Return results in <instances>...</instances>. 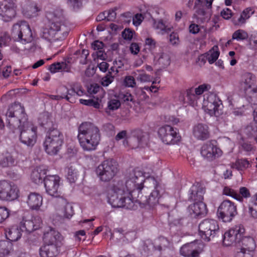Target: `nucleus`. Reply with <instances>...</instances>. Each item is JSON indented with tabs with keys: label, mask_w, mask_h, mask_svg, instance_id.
<instances>
[{
	"label": "nucleus",
	"mask_w": 257,
	"mask_h": 257,
	"mask_svg": "<svg viewBox=\"0 0 257 257\" xmlns=\"http://www.w3.org/2000/svg\"><path fill=\"white\" fill-rule=\"evenodd\" d=\"M7 126L12 131L19 128L22 143L32 147L37 141V127L28 121L25 108L21 103L15 102L8 108L6 113Z\"/></svg>",
	"instance_id": "f257e3e1"
},
{
	"label": "nucleus",
	"mask_w": 257,
	"mask_h": 257,
	"mask_svg": "<svg viewBox=\"0 0 257 257\" xmlns=\"http://www.w3.org/2000/svg\"><path fill=\"white\" fill-rule=\"evenodd\" d=\"M245 229L241 225H236L226 232L223 236V243L229 246L236 243L239 246L235 257H252L256 244L254 239L250 236H243Z\"/></svg>",
	"instance_id": "f03ea898"
},
{
	"label": "nucleus",
	"mask_w": 257,
	"mask_h": 257,
	"mask_svg": "<svg viewBox=\"0 0 257 257\" xmlns=\"http://www.w3.org/2000/svg\"><path fill=\"white\" fill-rule=\"evenodd\" d=\"M77 138L83 151L90 152L96 150L100 141V134L96 126L85 122L78 127Z\"/></svg>",
	"instance_id": "7ed1b4c3"
},
{
	"label": "nucleus",
	"mask_w": 257,
	"mask_h": 257,
	"mask_svg": "<svg viewBox=\"0 0 257 257\" xmlns=\"http://www.w3.org/2000/svg\"><path fill=\"white\" fill-rule=\"evenodd\" d=\"M145 181L143 173L136 168L126 176L125 182L118 181L116 185L133 198L134 201L142 194Z\"/></svg>",
	"instance_id": "20e7f679"
},
{
	"label": "nucleus",
	"mask_w": 257,
	"mask_h": 257,
	"mask_svg": "<svg viewBox=\"0 0 257 257\" xmlns=\"http://www.w3.org/2000/svg\"><path fill=\"white\" fill-rule=\"evenodd\" d=\"M61 17H54L50 22L48 28L43 31V37L49 41L63 40L66 38L69 32V28L64 24H61Z\"/></svg>",
	"instance_id": "39448f33"
},
{
	"label": "nucleus",
	"mask_w": 257,
	"mask_h": 257,
	"mask_svg": "<svg viewBox=\"0 0 257 257\" xmlns=\"http://www.w3.org/2000/svg\"><path fill=\"white\" fill-rule=\"evenodd\" d=\"M108 203L114 208L135 209V201L117 185H115L112 194L108 197Z\"/></svg>",
	"instance_id": "423d86ee"
},
{
	"label": "nucleus",
	"mask_w": 257,
	"mask_h": 257,
	"mask_svg": "<svg viewBox=\"0 0 257 257\" xmlns=\"http://www.w3.org/2000/svg\"><path fill=\"white\" fill-rule=\"evenodd\" d=\"M63 140L62 133L57 128L48 131L43 144L46 153L50 155H56L63 143Z\"/></svg>",
	"instance_id": "0eeeda50"
},
{
	"label": "nucleus",
	"mask_w": 257,
	"mask_h": 257,
	"mask_svg": "<svg viewBox=\"0 0 257 257\" xmlns=\"http://www.w3.org/2000/svg\"><path fill=\"white\" fill-rule=\"evenodd\" d=\"M146 181L153 185L154 190L151 193L148 198H147V196H144L143 194L139 196V197L135 201V209L137 207V204L143 205L144 206L148 205L150 208H153L159 203V199L160 197V192L161 190L160 183L157 181L154 177H149L147 179ZM142 193H143V192Z\"/></svg>",
	"instance_id": "6e6552de"
},
{
	"label": "nucleus",
	"mask_w": 257,
	"mask_h": 257,
	"mask_svg": "<svg viewBox=\"0 0 257 257\" xmlns=\"http://www.w3.org/2000/svg\"><path fill=\"white\" fill-rule=\"evenodd\" d=\"M117 165L113 160H105L96 168V174L101 181H109L116 175L117 172Z\"/></svg>",
	"instance_id": "1a4fd4ad"
},
{
	"label": "nucleus",
	"mask_w": 257,
	"mask_h": 257,
	"mask_svg": "<svg viewBox=\"0 0 257 257\" xmlns=\"http://www.w3.org/2000/svg\"><path fill=\"white\" fill-rule=\"evenodd\" d=\"M237 214L236 206L229 200H224L218 208L217 214L223 222H230Z\"/></svg>",
	"instance_id": "9d476101"
},
{
	"label": "nucleus",
	"mask_w": 257,
	"mask_h": 257,
	"mask_svg": "<svg viewBox=\"0 0 257 257\" xmlns=\"http://www.w3.org/2000/svg\"><path fill=\"white\" fill-rule=\"evenodd\" d=\"M219 227L217 221L214 219H205L199 225V231L202 238L209 241L219 232Z\"/></svg>",
	"instance_id": "9b49d317"
},
{
	"label": "nucleus",
	"mask_w": 257,
	"mask_h": 257,
	"mask_svg": "<svg viewBox=\"0 0 257 257\" xmlns=\"http://www.w3.org/2000/svg\"><path fill=\"white\" fill-rule=\"evenodd\" d=\"M126 138V144L132 148H143L147 146L149 135L148 133L141 130H135L132 131L130 136Z\"/></svg>",
	"instance_id": "f8f14e48"
},
{
	"label": "nucleus",
	"mask_w": 257,
	"mask_h": 257,
	"mask_svg": "<svg viewBox=\"0 0 257 257\" xmlns=\"http://www.w3.org/2000/svg\"><path fill=\"white\" fill-rule=\"evenodd\" d=\"M205 111L210 116L218 117L223 113L221 100L213 93L210 94L204 102Z\"/></svg>",
	"instance_id": "ddd939ff"
},
{
	"label": "nucleus",
	"mask_w": 257,
	"mask_h": 257,
	"mask_svg": "<svg viewBox=\"0 0 257 257\" xmlns=\"http://www.w3.org/2000/svg\"><path fill=\"white\" fill-rule=\"evenodd\" d=\"M70 86V88L68 89L65 86H62L58 89L57 93L61 99H65L71 103H73L74 100L72 97L75 95H83L84 94V91L81 85L78 83H72Z\"/></svg>",
	"instance_id": "4468645a"
},
{
	"label": "nucleus",
	"mask_w": 257,
	"mask_h": 257,
	"mask_svg": "<svg viewBox=\"0 0 257 257\" xmlns=\"http://www.w3.org/2000/svg\"><path fill=\"white\" fill-rule=\"evenodd\" d=\"M12 35L18 40L25 43L31 42L33 40L30 27L26 22H23L20 25L16 24L14 25Z\"/></svg>",
	"instance_id": "2eb2a0df"
},
{
	"label": "nucleus",
	"mask_w": 257,
	"mask_h": 257,
	"mask_svg": "<svg viewBox=\"0 0 257 257\" xmlns=\"http://www.w3.org/2000/svg\"><path fill=\"white\" fill-rule=\"evenodd\" d=\"M60 178L58 175H48L44 179V186L48 194L59 198L61 196L60 186Z\"/></svg>",
	"instance_id": "dca6fc26"
},
{
	"label": "nucleus",
	"mask_w": 257,
	"mask_h": 257,
	"mask_svg": "<svg viewBox=\"0 0 257 257\" xmlns=\"http://www.w3.org/2000/svg\"><path fill=\"white\" fill-rule=\"evenodd\" d=\"M158 135L162 142L167 145L174 144L180 139L178 133L169 125H165L160 127Z\"/></svg>",
	"instance_id": "f3484780"
},
{
	"label": "nucleus",
	"mask_w": 257,
	"mask_h": 257,
	"mask_svg": "<svg viewBox=\"0 0 257 257\" xmlns=\"http://www.w3.org/2000/svg\"><path fill=\"white\" fill-rule=\"evenodd\" d=\"M18 189L14 184L6 181H0V199L12 201L18 197Z\"/></svg>",
	"instance_id": "a211bd4d"
},
{
	"label": "nucleus",
	"mask_w": 257,
	"mask_h": 257,
	"mask_svg": "<svg viewBox=\"0 0 257 257\" xmlns=\"http://www.w3.org/2000/svg\"><path fill=\"white\" fill-rule=\"evenodd\" d=\"M203 250V244L195 241L183 245L180 249V253L184 257H199Z\"/></svg>",
	"instance_id": "6ab92c4d"
},
{
	"label": "nucleus",
	"mask_w": 257,
	"mask_h": 257,
	"mask_svg": "<svg viewBox=\"0 0 257 257\" xmlns=\"http://www.w3.org/2000/svg\"><path fill=\"white\" fill-rule=\"evenodd\" d=\"M15 4L12 0H4L0 5V17L8 22L16 15Z\"/></svg>",
	"instance_id": "aec40b11"
},
{
	"label": "nucleus",
	"mask_w": 257,
	"mask_h": 257,
	"mask_svg": "<svg viewBox=\"0 0 257 257\" xmlns=\"http://www.w3.org/2000/svg\"><path fill=\"white\" fill-rule=\"evenodd\" d=\"M201 154L203 158L209 161H212L220 156L222 151L211 142H208L202 146Z\"/></svg>",
	"instance_id": "412c9836"
},
{
	"label": "nucleus",
	"mask_w": 257,
	"mask_h": 257,
	"mask_svg": "<svg viewBox=\"0 0 257 257\" xmlns=\"http://www.w3.org/2000/svg\"><path fill=\"white\" fill-rule=\"evenodd\" d=\"M63 239L62 235L54 229H50L49 231L44 233L43 236L44 243L55 245L57 247H59L62 244Z\"/></svg>",
	"instance_id": "4be33fe9"
},
{
	"label": "nucleus",
	"mask_w": 257,
	"mask_h": 257,
	"mask_svg": "<svg viewBox=\"0 0 257 257\" xmlns=\"http://www.w3.org/2000/svg\"><path fill=\"white\" fill-rule=\"evenodd\" d=\"M205 192V189L199 184L192 185L189 191L188 200L193 202L202 201Z\"/></svg>",
	"instance_id": "5701e85b"
},
{
	"label": "nucleus",
	"mask_w": 257,
	"mask_h": 257,
	"mask_svg": "<svg viewBox=\"0 0 257 257\" xmlns=\"http://www.w3.org/2000/svg\"><path fill=\"white\" fill-rule=\"evenodd\" d=\"M193 135L197 140H206L210 137L209 127L205 124L198 123L194 126Z\"/></svg>",
	"instance_id": "b1692460"
},
{
	"label": "nucleus",
	"mask_w": 257,
	"mask_h": 257,
	"mask_svg": "<svg viewBox=\"0 0 257 257\" xmlns=\"http://www.w3.org/2000/svg\"><path fill=\"white\" fill-rule=\"evenodd\" d=\"M190 213L195 216H201L207 213L206 204L202 201L194 202L189 207Z\"/></svg>",
	"instance_id": "393cba45"
},
{
	"label": "nucleus",
	"mask_w": 257,
	"mask_h": 257,
	"mask_svg": "<svg viewBox=\"0 0 257 257\" xmlns=\"http://www.w3.org/2000/svg\"><path fill=\"white\" fill-rule=\"evenodd\" d=\"M58 247L44 243L39 249L41 257H56L58 254Z\"/></svg>",
	"instance_id": "a878e982"
},
{
	"label": "nucleus",
	"mask_w": 257,
	"mask_h": 257,
	"mask_svg": "<svg viewBox=\"0 0 257 257\" xmlns=\"http://www.w3.org/2000/svg\"><path fill=\"white\" fill-rule=\"evenodd\" d=\"M254 13L251 8L244 9L239 16H234L232 22L235 25L241 26L245 24L246 20L248 19Z\"/></svg>",
	"instance_id": "bb28decb"
},
{
	"label": "nucleus",
	"mask_w": 257,
	"mask_h": 257,
	"mask_svg": "<svg viewBox=\"0 0 257 257\" xmlns=\"http://www.w3.org/2000/svg\"><path fill=\"white\" fill-rule=\"evenodd\" d=\"M56 202L63 206L61 209V215L62 216L69 218L73 215L74 213L73 207L70 204L67 202L66 199L64 197H61L57 199Z\"/></svg>",
	"instance_id": "cd10ccee"
},
{
	"label": "nucleus",
	"mask_w": 257,
	"mask_h": 257,
	"mask_svg": "<svg viewBox=\"0 0 257 257\" xmlns=\"http://www.w3.org/2000/svg\"><path fill=\"white\" fill-rule=\"evenodd\" d=\"M27 202L32 209H38L42 204V197L38 193H31Z\"/></svg>",
	"instance_id": "c85d7f7f"
},
{
	"label": "nucleus",
	"mask_w": 257,
	"mask_h": 257,
	"mask_svg": "<svg viewBox=\"0 0 257 257\" xmlns=\"http://www.w3.org/2000/svg\"><path fill=\"white\" fill-rule=\"evenodd\" d=\"M22 232L20 226H13L6 230L5 234L8 240L16 241L21 238Z\"/></svg>",
	"instance_id": "c756f323"
},
{
	"label": "nucleus",
	"mask_w": 257,
	"mask_h": 257,
	"mask_svg": "<svg viewBox=\"0 0 257 257\" xmlns=\"http://www.w3.org/2000/svg\"><path fill=\"white\" fill-rule=\"evenodd\" d=\"M46 174V170L43 167H37L33 170L31 173V180L36 184L42 183L44 181Z\"/></svg>",
	"instance_id": "7c9ffc66"
},
{
	"label": "nucleus",
	"mask_w": 257,
	"mask_h": 257,
	"mask_svg": "<svg viewBox=\"0 0 257 257\" xmlns=\"http://www.w3.org/2000/svg\"><path fill=\"white\" fill-rule=\"evenodd\" d=\"M41 125L48 129V131L57 128L56 124L54 122V118L48 113H43L40 117Z\"/></svg>",
	"instance_id": "2f4dec72"
},
{
	"label": "nucleus",
	"mask_w": 257,
	"mask_h": 257,
	"mask_svg": "<svg viewBox=\"0 0 257 257\" xmlns=\"http://www.w3.org/2000/svg\"><path fill=\"white\" fill-rule=\"evenodd\" d=\"M16 154L7 153L0 160V165L3 167L14 166L17 164Z\"/></svg>",
	"instance_id": "473e14b6"
},
{
	"label": "nucleus",
	"mask_w": 257,
	"mask_h": 257,
	"mask_svg": "<svg viewBox=\"0 0 257 257\" xmlns=\"http://www.w3.org/2000/svg\"><path fill=\"white\" fill-rule=\"evenodd\" d=\"M71 65L69 61L62 62L61 63H54L50 66L49 70L51 73H54L57 71L61 70L65 72H69Z\"/></svg>",
	"instance_id": "72a5a7b5"
},
{
	"label": "nucleus",
	"mask_w": 257,
	"mask_h": 257,
	"mask_svg": "<svg viewBox=\"0 0 257 257\" xmlns=\"http://www.w3.org/2000/svg\"><path fill=\"white\" fill-rule=\"evenodd\" d=\"M241 81L244 90H247L254 84L255 77L252 73L246 72L242 74Z\"/></svg>",
	"instance_id": "f704fd0d"
},
{
	"label": "nucleus",
	"mask_w": 257,
	"mask_h": 257,
	"mask_svg": "<svg viewBox=\"0 0 257 257\" xmlns=\"http://www.w3.org/2000/svg\"><path fill=\"white\" fill-rule=\"evenodd\" d=\"M153 27L155 29L159 30L160 33L162 35L169 33L173 29L172 26L166 25L162 20H154Z\"/></svg>",
	"instance_id": "c9c22d12"
},
{
	"label": "nucleus",
	"mask_w": 257,
	"mask_h": 257,
	"mask_svg": "<svg viewBox=\"0 0 257 257\" xmlns=\"http://www.w3.org/2000/svg\"><path fill=\"white\" fill-rule=\"evenodd\" d=\"M194 9H195V13L193 15V18L197 19V23H203L205 21L204 16H205L206 12L204 11L203 7L199 5L197 2L195 3Z\"/></svg>",
	"instance_id": "e433bc0d"
},
{
	"label": "nucleus",
	"mask_w": 257,
	"mask_h": 257,
	"mask_svg": "<svg viewBox=\"0 0 257 257\" xmlns=\"http://www.w3.org/2000/svg\"><path fill=\"white\" fill-rule=\"evenodd\" d=\"M13 250L12 243L8 240L0 241V257L9 255Z\"/></svg>",
	"instance_id": "4c0bfd02"
},
{
	"label": "nucleus",
	"mask_w": 257,
	"mask_h": 257,
	"mask_svg": "<svg viewBox=\"0 0 257 257\" xmlns=\"http://www.w3.org/2000/svg\"><path fill=\"white\" fill-rule=\"evenodd\" d=\"M20 227L22 232H31L38 228V226L34 224L32 220H24V219L20 222Z\"/></svg>",
	"instance_id": "58836bf2"
},
{
	"label": "nucleus",
	"mask_w": 257,
	"mask_h": 257,
	"mask_svg": "<svg viewBox=\"0 0 257 257\" xmlns=\"http://www.w3.org/2000/svg\"><path fill=\"white\" fill-rule=\"evenodd\" d=\"M159 244L155 245V248L160 251L165 250L171 246L170 241L166 237L160 236L158 238Z\"/></svg>",
	"instance_id": "ea45409f"
},
{
	"label": "nucleus",
	"mask_w": 257,
	"mask_h": 257,
	"mask_svg": "<svg viewBox=\"0 0 257 257\" xmlns=\"http://www.w3.org/2000/svg\"><path fill=\"white\" fill-rule=\"evenodd\" d=\"M159 56L158 58V63L161 65L162 67H166L170 64V58L169 56L164 53L159 54Z\"/></svg>",
	"instance_id": "a19ab883"
},
{
	"label": "nucleus",
	"mask_w": 257,
	"mask_h": 257,
	"mask_svg": "<svg viewBox=\"0 0 257 257\" xmlns=\"http://www.w3.org/2000/svg\"><path fill=\"white\" fill-rule=\"evenodd\" d=\"M67 173V179L70 183L75 182L77 179V172L72 166L67 167L65 168Z\"/></svg>",
	"instance_id": "79ce46f5"
},
{
	"label": "nucleus",
	"mask_w": 257,
	"mask_h": 257,
	"mask_svg": "<svg viewBox=\"0 0 257 257\" xmlns=\"http://www.w3.org/2000/svg\"><path fill=\"white\" fill-rule=\"evenodd\" d=\"M223 194L226 196H230L236 199L237 200H241V198L240 197V195L238 194V193L236 191L228 186H225L224 187L223 190Z\"/></svg>",
	"instance_id": "37998d69"
},
{
	"label": "nucleus",
	"mask_w": 257,
	"mask_h": 257,
	"mask_svg": "<svg viewBox=\"0 0 257 257\" xmlns=\"http://www.w3.org/2000/svg\"><path fill=\"white\" fill-rule=\"evenodd\" d=\"M217 49V46H214L213 48V51H210L208 54L207 59L210 64H212L216 61L219 55V52L218 50H214V49Z\"/></svg>",
	"instance_id": "c03bdc74"
},
{
	"label": "nucleus",
	"mask_w": 257,
	"mask_h": 257,
	"mask_svg": "<svg viewBox=\"0 0 257 257\" xmlns=\"http://www.w3.org/2000/svg\"><path fill=\"white\" fill-rule=\"evenodd\" d=\"M248 37L247 34L242 30H238L235 31L232 34V39H235L238 41L243 40Z\"/></svg>",
	"instance_id": "a18cd8bd"
},
{
	"label": "nucleus",
	"mask_w": 257,
	"mask_h": 257,
	"mask_svg": "<svg viewBox=\"0 0 257 257\" xmlns=\"http://www.w3.org/2000/svg\"><path fill=\"white\" fill-rule=\"evenodd\" d=\"M249 211L252 217L257 218V194L253 198L252 204L249 205Z\"/></svg>",
	"instance_id": "49530a36"
},
{
	"label": "nucleus",
	"mask_w": 257,
	"mask_h": 257,
	"mask_svg": "<svg viewBox=\"0 0 257 257\" xmlns=\"http://www.w3.org/2000/svg\"><path fill=\"white\" fill-rule=\"evenodd\" d=\"M79 101L81 104L87 106H93L95 108H98L100 106L99 102L97 101H95L93 99H80Z\"/></svg>",
	"instance_id": "de8ad7c7"
},
{
	"label": "nucleus",
	"mask_w": 257,
	"mask_h": 257,
	"mask_svg": "<svg viewBox=\"0 0 257 257\" xmlns=\"http://www.w3.org/2000/svg\"><path fill=\"white\" fill-rule=\"evenodd\" d=\"M211 88V86L207 84H203L194 89V92L198 96L202 94L204 91H207Z\"/></svg>",
	"instance_id": "09e8293b"
},
{
	"label": "nucleus",
	"mask_w": 257,
	"mask_h": 257,
	"mask_svg": "<svg viewBox=\"0 0 257 257\" xmlns=\"http://www.w3.org/2000/svg\"><path fill=\"white\" fill-rule=\"evenodd\" d=\"M186 97L190 101V104H194L198 99V96L194 92V89L191 88L187 91Z\"/></svg>",
	"instance_id": "8fccbe9b"
},
{
	"label": "nucleus",
	"mask_w": 257,
	"mask_h": 257,
	"mask_svg": "<svg viewBox=\"0 0 257 257\" xmlns=\"http://www.w3.org/2000/svg\"><path fill=\"white\" fill-rule=\"evenodd\" d=\"M235 165L238 170H242L248 168L249 163L246 159H238L236 161Z\"/></svg>",
	"instance_id": "3c124183"
},
{
	"label": "nucleus",
	"mask_w": 257,
	"mask_h": 257,
	"mask_svg": "<svg viewBox=\"0 0 257 257\" xmlns=\"http://www.w3.org/2000/svg\"><path fill=\"white\" fill-rule=\"evenodd\" d=\"M119 98L123 101L127 102L128 101L135 102V100L132 94L129 92H121L119 94Z\"/></svg>",
	"instance_id": "603ef678"
},
{
	"label": "nucleus",
	"mask_w": 257,
	"mask_h": 257,
	"mask_svg": "<svg viewBox=\"0 0 257 257\" xmlns=\"http://www.w3.org/2000/svg\"><path fill=\"white\" fill-rule=\"evenodd\" d=\"M10 215L9 210L5 207H0V223L4 222Z\"/></svg>",
	"instance_id": "864d4df0"
},
{
	"label": "nucleus",
	"mask_w": 257,
	"mask_h": 257,
	"mask_svg": "<svg viewBox=\"0 0 257 257\" xmlns=\"http://www.w3.org/2000/svg\"><path fill=\"white\" fill-rule=\"evenodd\" d=\"M114 77L111 75V72H108L101 79V84L103 86H107L113 80Z\"/></svg>",
	"instance_id": "5fc2aeb1"
},
{
	"label": "nucleus",
	"mask_w": 257,
	"mask_h": 257,
	"mask_svg": "<svg viewBox=\"0 0 257 257\" xmlns=\"http://www.w3.org/2000/svg\"><path fill=\"white\" fill-rule=\"evenodd\" d=\"M238 194L241 198V200H239L240 202L243 201V198H247L250 196V193L249 190L245 187H241L239 190Z\"/></svg>",
	"instance_id": "6e6d98bb"
},
{
	"label": "nucleus",
	"mask_w": 257,
	"mask_h": 257,
	"mask_svg": "<svg viewBox=\"0 0 257 257\" xmlns=\"http://www.w3.org/2000/svg\"><path fill=\"white\" fill-rule=\"evenodd\" d=\"M120 105V103L118 100L113 99L108 101L107 108L109 110H114L118 109Z\"/></svg>",
	"instance_id": "4d7b16f0"
},
{
	"label": "nucleus",
	"mask_w": 257,
	"mask_h": 257,
	"mask_svg": "<svg viewBox=\"0 0 257 257\" xmlns=\"http://www.w3.org/2000/svg\"><path fill=\"white\" fill-rule=\"evenodd\" d=\"M117 9L115 8L113 9L105 11L107 21H113L115 19L116 16L115 11Z\"/></svg>",
	"instance_id": "13d9d810"
},
{
	"label": "nucleus",
	"mask_w": 257,
	"mask_h": 257,
	"mask_svg": "<svg viewBox=\"0 0 257 257\" xmlns=\"http://www.w3.org/2000/svg\"><path fill=\"white\" fill-rule=\"evenodd\" d=\"M145 44L150 51H152L156 47L157 43L152 37H148L145 40Z\"/></svg>",
	"instance_id": "bf43d9fd"
},
{
	"label": "nucleus",
	"mask_w": 257,
	"mask_h": 257,
	"mask_svg": "<svg viewBox=\"0 0 257 257\" xmlns=\"http://www.w3.org/2000/svg\"><path fill=\"white\" fill-rule=\"evenodd\" d=\"M124 84L126 86L134 87L136 83L135 78L132 76H126L124 79Z\"/></svg>",
	"instance_id": "052dcab7"
},
{
	"label": "nucleus",
	"mask_w": 257,
	"mask_h": 257,
	"mask_svg": "<svg viewBox=\"0 0 257 257\" xmlns=\"http://www.w3.org/2000/svg\"><path fill=\"white\" fill-rule=\"evenodd\" d=\"M101 89V88L98 84L94 83L90 85L88 87V92L90 94H94L97 93Z\"/></svg>",
	"instance_id": "680f3d73"
},
{
	"label": "nucleus",
	"mask_w": 257,
	"mask_h": 257,
	"mask_svg": "<svg viewBox=\"0 0 257 257\" xmlns=\"http://www.w3.org/2000/svg\"><path fill=\"white\" fill-rule=\"evenodd\" d=\"M144 17L141 14H137L133 18V23L135 26H138L142 22Z\"/></svg>",
	"instance_id": "e2e57ef3"
},
{
	"label": "nucleus",
	"mask_w": 257,
	"mask_h": 257,
	"mask_svg": "<svg viewBox=\"0 0 257 257\" xmlns=\"http://www.w3.org/2000/svg\"><path fill=\"white\" fill-rule=\"evenodd\" d=\"M155 246L150 240H147L145 242L142 247L147 253H149Z\"/></svg>",
	"instance_id": "0e129e2a"
},
{
	"label": "nucleus",
	"mask_w": 257,
	"mask_h": 257,
	"mask_svg": "<svg viewBox=\"0 0 257 257\" xmlns=\"http://www.w3.org/2000/svg\"><path fill=\"white\" fill-rule=\"evenodd\" d=\"M134 31L125 29L122 33V36L125 40H131L133 38Z\"/></svg>",
	"instance_id": "69168bd1"
},
{
	"label": "nucleus",
	"mask_w": 257,
	"mask_h": 257,
	"mask_svg": "<svg viewBox=\"0 0 257 257\" xmlns=\"http://www.w3.org/2000/svg\"><path fill=\"white\" fill-rule=\"evenodd\" d=\"M170 42L173 45H177L179 42V36L177 33L173 32L170 35Z\"/></svg>",
	"instance_id": "338daca9"
},
{
	"label": "nucleus",
	"mask_w": 257,
	"mask_h": 257,
	"mask_svg": "<svg viewBox=\"0 0 257 257\" xmlns=\"http://www.w3.org/2000/svg\"><path fill=\"white\" fill-rule=\"evenodd\" d=\"M138 80L141 82H149L151 81V77L146 73H140L137 77Z\"/></svg>",
	"instance_id": "774afa93"
}]
</instances>
